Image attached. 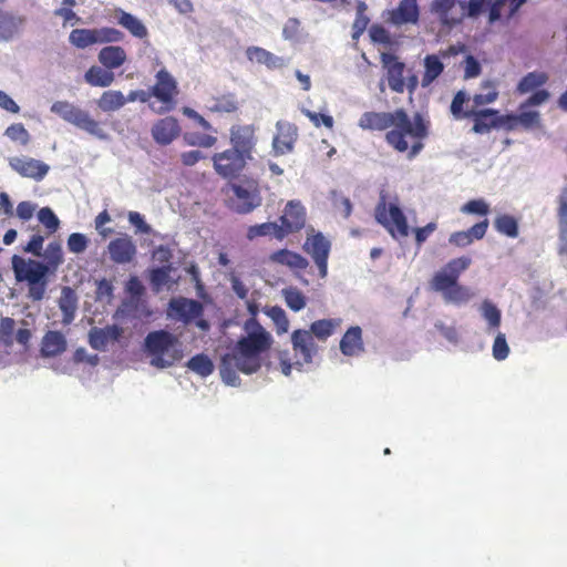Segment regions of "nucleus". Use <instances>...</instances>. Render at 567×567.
Wrapping results in <instances>:
<instances>
[{
	"instance_id": "1",
	"label": "nucleus",
	"mask_w": 567,
	"mask_h": 567,
	"mask_svg": "<svg viewBox=\"0 0 567 567\" xmlns=\"http://www.w3.org/2000/svg\"><path fill=\"white\" fill-rule=\"evenodd\" d=\"M364 131H385L384 140L394 151L408 152L410 159L414 158L423 148V141L429 136V122L421 114L412 118L405 110L396 109L393 112H364L358 122Z\"/></svg>"
},
{
	"instance_id": "2",
	"label": "nucleus",
	"mask_w": 567,
	"mask_h": 567,
	"mask_svg": "<svg viewBox=\"0 0 567 567\" xmlns=\"http://www.w3.org/2000/svg\"><path fill=\"white\" fill-rule=\"evenodd\" d=\"M243 330L245 334L223 355L219 365L223 381L231 386L240 384L238 371L252 374L261 368V354L272 344L271 334L255 318L247 319Z\"/></svg>"
},
{
	"instance_id": "3",
	"label": "nucleus",
	"mask_w": 567,
	"mask_h": 567,
	"mask_svg": "<svg viewBox=\"0 0 567 567\" xmlns=\"http://www.w3.org/2000/svg\"><path fill=\"white\" fill-rule=\"evenodd\" d=\"M471 262V258L465 256L451 259L440 271L434 274L430 280V288L442 293L447 303L461 305L470 301L473 292L470 288L461 285L458 279Z\"/></svg>"
},
{
	"instance_id": "4",
	"label": "nucleus",
	"mask_w": 567,
	"mask_h": 567,
	"mask_svg": "<svg viewBox=\"0 0 567 567\" xmlns=\"http://www.w3.org/2000/svg\"><path fill=\"white\" fill-rule=\"evenodd\" d=\"M144 350L151 358V365L165 369L184 357L179 339L166 330L151 331L144 340Z\"/></svg>"
},
{
	"instance_id": "5",
	"label": "nucleus",
	"mask_w": 567,
	"mask_h": 567,
	"mask_svg": "<svg viewBox=\"0 0 567 567\" xmlns=\"http://www.w3.org/2000/svg\"><path fill=\"white\" fill-rule=\"evenodd\" d=\"M12 270L18 282H28V297L33 301H40L44 298L49 266L34 259H24L21 256L13 255L11 258Z\"/></svg>"
},
{
	"instance_id": "6",
	"label": "nucleus",
	"mask_w": 567,
	"mask_h": 567,
	"mask_svg": "<svg viewBox=\"0 0 567 567\" xmlns=\"http://www.w3.org/2000/svg\"><path fill=\"white\" fill-rule=\"evenodd\" d=\"M51 112L59 115L65 122L73 124L100 140H105L107 137L97 121L92 118L86 111L81 110L68 101L54 102L51 106Z\"/></svg>"
},
{
	"instance_id": "7",
	"label": "nucleus",
	"mask_w": 567,
	"mask_h": 567,
	"mask_svg": "<svg viewBox=\"0 0 567 567\" xmlns=\"http://www.w3.org/2000/svg\"><path fill=\"white\" fill-rule=\"evenodd\" d=\"M375 219L390 235L398 239L409 235L410 228L402 209L396 204H388L382 196L374 212Z\"/></svg>"
},
{
	"instance_id": "8",
	"label": "nucleus",
	"mask_w": 567,
	"mask_h": 567,
	"mask_svg": "<svg viewBox=\"0 0 567 567\" xmlns=\"http://www.w3.org/2000/svg\"><path fill=\"white\" fill-rule=\"evenodd\" d=\"M156 82L151 87V96H154L161 102V106L156 110L157 113H166L175 109L176 97L178 95V86L176 80L172 74L165 70H159L156 75Z\"/></svg>"
},
{
	"instance_id": "9",
	"label": "nucleus",
	"mask_w": 567,
	"mask_h": 567,
	"mask_svg": "<svg viewBox=\"0 0 567 567\" xmlns=\"http://www.w3.org/2000/svg\"><path fill=\"white\" fill-rule=\"evenodd\" d=\"M231 190V208L238 214H249L261 205L262 198L256 181H248L246 185L234 184Z\"/></svg>"
},
{
	"instance_id": "10",
	"label": "nucleus",
	"mask_w": 567,
	"mask_h": 567,
	"mask_svg": "<svg viewBox=\"0 0 567 567\" xmlns=\"http://www.w3.org/2000/svg\"><path fill=\"white\" fill-rule=\"evenodd\" d=\"M302 248L316 264L319 277L321 279L326 278L328 276V259L331 250L330 240L322 233L318 231L307 236Z\"/></svg>"
},
{
	"instance_id": "11",
	"label": "nucleus",
	"mask_w": 567,
	"mask_h": 567,
	"mask_svg": "<svg viewBox=\"0 0 567 567\" xmlns=\"http://www.w3.org/2000/svg\"><path fill=\"white\" fill-rule=\"evenodd\" d=\"M212 161L214 168L219 176L231 179L240 175L249 158L233 148H228L224 152L214 154Z\"/></svg>"
},
{
	"instance_id": "12",
	"label": "nucleus",
	"mask_w": 567,
	"mask_h": 567,
	"mask_svg": "<svg viewBox=\"0 0 567 567\" xmlns=\"http://www.w3.org/2000/svg\"><path fill=\"white\" fill-rule=\"evenodd\" d=\"M307 212L300 200H289L285 208L284 214L280 216L281 230L284 238L290 234L299 233L306 225Z\"/></svg>"
},
{
	"instance_id": "13",
	"label": "nucleus",
	"mask_w": 567,
	"mask_h": 567,
	"mask_svg": "<svg viewBox=\"0 0 567 567\" xmlns=\"http://www.w3.org/2000/svg\"><path fill=\"white\" fill-rule=\"evenodd\" d=\"M277 133L272 138V150L276 155L289 154L298 140V127L287 121L276 123Z\"/></svg>"
},
{
	"instance_id": "14",
	"label": "nucleus",
	"mask_w": 567,
	"mask_h": 567,
	"mask_svg": "<svg viewBox=\"0 0 567 567\" xmlns=\"http://www.w3.org/2000/svg\"><path fill=\"white\" fill-rule=\"evenodd\" d=\"M107 251L111 260L118 265L132 262L137 252L134 240L127 234L112 239L107 245Z\"/></svg>"
},
{
	"instance_id": "15",
	"label": "nucleus",
	"mask_w": 567,
	"mask_h": 567,
	"mask_svg": "<svg viewBox=\"0 0 567 567\" xmlns=\"http://www.w3.org/2000/svg\"><path fill=\"white\" fill-rule=\"evenodd\" d=\"M257 137L252 125H234L230 128V143L233 150L251 159Z\"/></svg>"
},
{
	"instance_id": "16",
	"label": "nucleus",
	"mask_w": 567,
	"mask_h": 567,
	"mask_svg": "<svg viewBox=\"0 0 567 567\" xmlns=\"http://www.w3.org/2000/svg\"><path fill=\"white\" fill-rule=\"evenodd\" d=\"M9 166L20 176L42 181L50 167L45 163L32 157H10Z\"/></svg>"
},
{
	"instance_id": "17",
	"label": "nucleus",
	"mask_w": 567,
	"mask_h": 567,
	"mask_svg": "<svg viewBox=\"0 0 567 567\" xmlns=\"http://www.w3.org/2000/svg\"><path fill=\"white\" fill-rule=\"evenodd\" d=\"M168 308L172 316L185 324L200 318L204 313V307L199 301L184 297L172 299Z\"/></svg>"
},
{
	"instance_id": "18",
	"label": "nucleus",
	"mask_w": 567,
	"mask_h": 567,
	"mask_svg": "<svg viewBox=\"0 0 567 567\" xmlns=\"http://www.w3.org/2000/svg\"><path fill=\"white\" fill-rule=\"evenodd\" d=\"M420 9L416 0H401L396 8L389 11L388 21L393 25L416 24Z\"/></svg>"
},
{
	"instance_id": "19",
	"label": "nucleus",
	"mask_w": 567,
	"mask_h": 567,
	"mask_svg": "<svg viewBox=\"0 0 567 567\" xmlns=\"http://www.w3.org/2000/svg\"><path fill=\"white\" fill-rule=\"evenodd\" d=\"M181 134L178 121L173 116H166L154 123L152 126V136L159 145H168Z\"/></svg>"
},
{
	"instance_id": "20",
	"label": "nucleus",
	"mask_w": 567,
	"mask_h": 567,
	"mask_svg": "<svg viewBox=\"0 0 567 567\" xmlns=\"http://www.w3.org/2000/svg\"><path fill=\"white\" fill-rule=\"evenodd\" d=\"M123 328L111 324L104 328H92L89 332V343L97 351H105L109 342L118 341L123 334Z\"/></svg>"
},
{
	"instance_id": "21",
	"label": "nucleus",
	"mask_w": 567,
	"mask_h": 567,
	"mask_svg": "<svg viewBox=\"0 0 567 567\" xmlns=\"http://www.w3.org/2000/svg\"><path fill=\"white\" fill-rule=\"evenodd\" d=\"M292 349L305 363L312 361L316 352L313 336L309 330L297 329L291 333Z\"/></svg>"
},
{
	"instance_id": "22",
	"label": "nucleus",
	"mask_w": 567,
	"mask_h": 567,
	"mask_svg": "<svg viewBox=\"0 0 567 567\" xmlns=\"http://www.w3.org/2000/svg\"><path fill=\"white\" fill-rule=\"evenodd\" d=\"M488 226V219L484 218L467 230L452 233L450 235L449 243L456 247L470 246L474 240H481L485 237Z\"/></svg>"
},
{
	"instance_id": "23",
	"label": "nucleus",
	"mask_w": 567,
	"mask_h": 567,
	"mask_svg": "<svg viewBox=\"0 0 567 567\" xmlns=\"http://www.w3.org/2000/svg\"><path fill=\"white\" fill-rule=\"evenodd\" d=\"M340 351L346 357L359 355L364 351L362 329L359 326L350 327L340 340Z\"/></svg>"
},
{
	"instance_id": "24",
	"label": "nucleus",
	"mask_w": 567,
	"mask_h": 567,
	"mask_svg": "<svg viewBox=\"0 0 567 567\" xmlns=\"http://www.w3.org/2000/svg\"><path fill=\"white\" fill-rule=\"evenodd\" d=\"M66 339L60 331L50 330L41 340L40 353L43 358H53L66 350Z\"/></svg>"
},
{
	"instance_id": "25",
	"label": "nucleus",
	"mask_w": 567,
	"mask_h": 567,
	"mask_svg": "<svg viewBox=\"0 0 567 567\" xmlns=\"http://www.w3.org/2000/svg\"><path fill=\"white\" fill-rule=\"evenodd\" d=\"M58 303L62 312V323L70 324L74 320L78 309V296L75 291L69 286L63 287Z\"/></svg>"
},
{
	"instance_id": "26",
	"label": "nucleus",
	"mask_w": 567,
	"mask_h": 567,
	"mask_svg": "<svg viewBox=\"0 0 567 567\" xmlns=\"http://www.w3.org/2000/svg\"><path fill=\"white\" fill-rule=\"evenodd\" d=\"M496 114L497 110L494 109L474 110L470 116L473 118L472 131L476 134H486L496 128Z\"/></svg>"
},
{
	"instance_id": "27",
	"label": "nucleus",
	"mask_w": 567,
	"mask_h": 567,
	"mask_svg": "<svg viewBox=\"0 0 567 567\" xmlns=\"http://www.w3.org/2000/svg\"><path fill=\"white\" fill-rule=\"evenodd\" d=\"M455 6V0H434L431 6V10L437 16L443 25L452 28L462 21L461 17L452 14Z\"/></svg>"
},
{
	"instance_id": "28",
	"label": "nucleus",
	"mask_w": 567,
	"mask_h": 567,
	"mask_svg": "<svg viewBox=\"0 0 567 567\" xmlns=\"http://www.w3.org/2000/svg\"><path fill=\"white\" fill-rule=\"evenodd\" d=\"M269 258L272 262L288 266L291 269L305 270L309 266L307 258L288 249L274 251Z\"/></svg>"
},
{
	"instance_id": "29",
	"label": "nucleus",
	"mask_w": 567,
	"mask_h": 567,
	"mask_svg": "<svg viewBox=\"0 0 567 567\" xmlns=\"http://www.w3.org/2000/svg\"><path fill=\"white\" fill-rule=\"evenodd\" d=\"M99 61L104 68L112 71L123 65L126 61V52L121 47H105L99 52Z\"/></svg>"
},
{
	"instance_id": "30",
	"label": "nucleus",
	"mask_w": 567,
	"mask_h": 567,
	"mask_svg": "<svg viewBox=\"0 0 567 567\" xmlns=\"http://www.w3.org/2000/svg\"><path fill=\"white\" fill-rule=\"evenodd\" d=\"M22 17L0 10V41L11 40L23 24Z\"/></svg>"
},
{
	"instance_id": "31",
	"label": "nucleus",
	"mask_w": 567,
	"mask_h": 567,
	"mask_svg": "<svg viewBox=\"0 0 567 567\" xmlns=\"http://www.w3.org/2000/svg\"><path fill=\"white\" fill-rule=\"evenodd\" d=\"M266 236H271V237L276 238L277 240L285 239L281 227H279V224H277L275 221H267V223L249 226L246 231V237L249 240H254L258 237H266Z\"/></svg>"
},
{
	"instance_id": "32",
	"label": "nucleus",
	"mask_w": 567,
	"mask_h": 567,
	"mask_svg": "<svg viewBox=\"0 0 567 567\" xmlns=\"http://www.w3.org/2000/svg\"><path fill=\"white\" fill-rule=\"evenodd\" d=\"M117 22L137 39H145L148 35L147 28L144 23L128 12L120 10L117 13Z\"/></svg>"
},
{
	"instance_id": "33",
	"label": "nucleus",
	"mask_w": 567,
	"mask_h": 567,
	"mask_svg": "<svg viewBox=\"0 0 567 567\" xmlns=\"http://www.w3.org/2000/svg\"><path fill=\"white\" fill-rule=\"evenodd\" d=\"M340 318L320 319L310 324L309 331L318 340L326 341L341 326Z\"/></svg>"
},
{
	"instance_id": "34",
	"label": "nucleus",
	"mask_w": 567,
	"mask_h": 567,
	"mask_svg": "<svg viewBox=\"0 0 567 567\" xmlns=\"http://www.w3.org/2000/svg\"><path fill=\"white\" fill-rule=\"evenodd\" d=\"M444 71V64L436 54H427L424 58V73L422 76V86L432 84Z\"/></svg>"
},
{
	"instance_id": "35",
	"label": "nucleus",
	"mask_w": 567,
	"mask_h": 567,
	"mask_svg": "<svg viewBox=\"0 0 567 567\" xmlns=\"http://www.w3.org/2000/svg\"><path fill=\"white\" fill-rule=\"evenodd\" d=\"M96 104L103 112H114L126 104V97L121 91L109 90L102 93Z\"/></svg>"
},
{
	"instance_id": "36",
	"label": "nucleus",
	"mask_w": 567,
	"mask_h": 567,
	"mask_svg": "<svg viewBox=\"0 0 567 567\" xmlns=\"http://www.w3.org/2000/svg\"><path fill=\"white\" fill-rule=\"evenodd\" d=\"M114 73L97 65L91 66L84 74V80L92 86L107 87L114 82Z\"/></svg>"
},
{
	"instance_id": "37",
	"label": "nucleus",
	"mask_w": 567,
	"mask_h": 567,
	"mask_svg": "<svg viewBox=\"0 0 567 567\" xmlns=\"http://www.w3.org/2000/svg\"><path fill=\"white\" fill-rule=\"evenodd\" d=\"M247 58L250 61H255L259 64H265L269 69H276L282 66L280 58L276 56L271 52L260 47H249L246 51Z\"/></svg>"
},
{
	"instance_id": "38",
	"label": "nucleus",
	"mask_w": 567,
	"mask_h": 567,
	"mask_svg": "<svg viewBox=\"0 0 567 567\" xmlns=\"http://www.w3.org/2000/svg\"><path fill=\"white\" fill-rule=\"evenodd\" d=\"M548 81V75L545 72H529L517 84V92L526 94L533 90L544 85Z\"/></svg>"
},
{
	"instance_id": "39",
	"label": "nucleus",
	"mask_w": 567,
	"mask_h": 567,
	"mask_svg": "<svg viewBox=\"0 0 567 567\" xmlns=\"http://www.w3.org/2000/svg\"><path fill=\"white\" fill-rule=\"evenodd\" d=\"M69 41L79 49H85L97 43L96 29H74L69 35Z\"/></svg>"
},
{
	"instance_id": "40",
	"label": "nucleus",
	"mask_w": 567,
	"mask_h": 567,
	"mask_svg": "<svg viewBox=\"0 0 567 567\" xmlns=\"http://www.w3.org/2000/svg\"><path fill=\"white\" fill-rule=\"evenodd\" d=\"M495 229L507 237L516 238L518 236V220L508 214H501L494 220Z\"/></svg>"
},
{
	"instance_id": "41",
	"label": "nucleus",
	"mask_w": 567,
	"mask_h": 567,
	"mask_svg": "<svg viewBox=\"0 0 567 567\" xmlns=\"http://www.w3.org/2000/svg\"><path fill=\"white\" fill-rule=\"evenodd\" d=\"M285 302L295 312L302 310L307 305L306 296L296 287H288L281 291Z\"/></svg>"
},
{
	"instance_id": "42",
	"label": "nucleus",
	"mask_w": 567,
	"mask_h": 567,
	"mask_svg": "<svg viewBox=\"0 0 567 567\" xmlns=\"http://www.w3.org/2000/svg\"><path fill=\"white\" fill-rule=\"evenodd\" d=\"M404 64L394 62L388 70V84L394 92L402 93L405 87L403 78Z\"/></svg>"
},
{
	"instance_id": "43",
	"label": "nucleus",
	"mask_w": 567,
	"mask_h": 567,
	"mask_svg": "<svg viewBox=\"0 0 567 567\" xmlns=\"http://www.w3.org/2000/svg\"><path fill=\"white\" fill-rule=\"evenodd\" d=\"M498 97V91L494 81H485L482 84V92L473 96L475 106L491 104Z\"/></svg>"
},
{
	"instance_id": "44",
	"label": "nucleus",
	"mask_w": 567,
	"mask_h": 567,
	"mask_svg": "<svg viewBox=\"0 0 567 567\" xmlns=\"http://www.w3.org/2000/svg\"><path fill=\"white\" fill-rule=\"evenodd\" d=\"M188 369L199 374L200 377H208L214 371V364L206 354H196L187 362Z\"/></svg>"
},
{
	"instance_id": "45",
	"label": "nucleus",
	"mask_w": 567,
	"mask_h": 567,
	"mask_svg": "<svg viewBox=\"0 0 567 567\" xmlns=\"http://www.w3.org/2000/svg\"><path fill=\"white\" fill-rule=\"evenodd\" d=\"M264 311L274 321L278 334H282L288 331L289 319L281 307L272 306L266 308Z\"/></svg>"
},
{
	"instance_id": "46",
	"label": "nucleus",
	"mask_w": 567,
	"mask_h": 567,
	"mask_svg": "<svg viewBox=\"0 0 567 567\" xmlns=\"http://www.w3.org/2000/svg\"><path fill=\"white\" fill-rule=\"evenodd\" d=\"M468 101H470V99L464 91H458L454 95L452 103H451V113L455 118H457V120L470 118L474 109L464 110V104H466Z\"/></svg>"
},
{
	"instance_id": "47",
	"label": "nucleus",
	"mask_w": 567,
	"mask_h": 567,
	"mask_svg": "<svg viewBox=\"0 0 567 567\" xmlns=\"http://www.w3.org/2000/svg\"><path fill=\"white\" fill-rule=\"evenodd\" d=\"M481 312L491 329H496L501 326V310L492 301L484 300L481 305Z\"/></svg>"
},
{
	"instance_id": "48",
	"label": "nucleus",
	"mask_w": 567,
	"mask_h": 567,
	"mask_svg": "<svg viewBox=\"0 0 567 567\" xmlns=\"http://www.w3.org/2000/svg\"><path fill=\"white\" fill-rule=\"evenodd\" d=\"M330 199L333 209L338 212L343 218H349L352 214V203L349 197L343 196L338 190H331Z\"/></svg>"
},
{
	"instance_id": "49",
	"label": "nucleus",
	"mask_w": 567,
	"mask_h": 567,
	"mask_svg": "<svg viewBox=\"0 0 567 567\" xmlns=\"http://www.w3.org/2000/svg\"><path fill=\"white\" fill-rule=\"evenodd\" d=\"M16 321L10 317H4L0 321V343L7 348L12 347L14 342Z\"/></svg>"
},
{
	"instance_id": "50",
	"label": "nucleus",
	"mask_w": 567,
	"mask_h": 567,
	"mask_svg": "<svg viewBox=\"0 0 567 567\" xmlns=\"http://www.w3.org/2000/svg\"><path fill=\"white\" fill-rule=\"evenodd\" d=\"M171 267H157L151 270L150 281L153 290L159 291L169 281Z\"/></svg>"
},
{
	"instance_id": "51",
	"label": "nucleus",
	"mask_w": 567,
	"mask_h": 567,
	"mask_svg": "<svg viewBox=\"0 0 567 567\" xmlns=\"http://www.w3.org/2000/svg\"><path fill=\"white\" fill-rule=\"evenodd\" d=\"M4 135L13 142L27 146L30 142V134L22 123H14L7 127Z\"/></svg>"
},
{
	"instance_id": "52",
	"label": "nucleus",
	"mask_w": 567,
	"mask_h": 567,
	"mask_svg": "<svg viewBox=\"0 0 567 567\" xmlns=\"http://www.w3.org/2000/svg\"><path fill=\"white\" fill-rule=\"evenodd\" d=\"M367 7L363 2H360L357 8L355 19L352 24V38L358 39L367 29L370 19L365 16Z\"/></svg>"
},
{
	"instance_id": "53",
	"label": "nucleus",
	"mask_w": 567,
	"mask_h": 567,
	"mask_svg": "<svg viewBox=\"0 0 567 567\" xmlns=\"http://www.w3.org/2000/svg\"><path fill=\"white\" fill-rule=\"evenodd\" d=\"M90 239L82 233H72L66 240V246L72 254H82L86 250Z\"/></svg>"
},
{
	"instance_id": "54",
	"label": "nucleus",
	"mask_w": 567,
	"mask_h": 567,
	"mask_svg": "<svg viewBox=\"0 0 567 567\" xmlns=\"http://www.w3.org/2000/svg\"><path fill=\"white\" fill-rule=\"evenodd\" d=\"M47 264L55 270L63 262V252L61 245L56 241L50 243L45 250Z\"/></svg>"
},
{
	"instance_id": "55",
	"label": "nucleus",
	"mask_w": 567,
	"mask_h": 567,
	"mask_svg": "<svg viewBox=\"0 0 567 567\" xmlns=\"http://www.w3.org/2000/svg\"><path fill=\"white\" fill-rule=\"evenodd\" d=\"M184 141L190 146L212 147L217 142V138L202 133H186L184 135Z\"/></svg>"
},
{
	"instance_id": "56",
	"label": "nucleus",
	"mask_w": 567,
	"mask_h": 567,
	"mask_svg": "<svg viewBox=\"0 0 567 567\" xmlns=\"http://www.w3.org/2000/svg\"><path fill=\"white\" fill-rule=\"evenodd\" d=\"M38 219L50 233H55L60 220L50 207H43L38 212Z\"/></svg>"
},
{
	"instance_id": "57",
	"label": "nucleus",
	"mask_w": 567,
	"mask_h": 567,
	"mask_svg": "<svg viewBox=\"0 0 567 567\" xmlns=\"http://www.w3.org/2000/svg\"><path fill=\"white\" fill-rule=\"evenodd\" d=\"M461 212L486 217L489 213V206L484 199H471L461 207Z\"/></svg>"
},
{
	"instance_id": "58",
	"label": "nucleus",
	"mask_w": 567,
	"mask_h": 567,
	"mask_svg": "<svg viewBox=\"0 0 567 567\" xmlns=\"http://www.w3.org/2000/svg\"><path fill=\"white\" fill-rule=\"evenodd\" d=\"M237 109H238V103H237L234 94H227V95H221L219 97H216L215 103L212 106V110H214V111L226 112V113L235 112V111H237Z\"/></svg>"
},
{
	"instance_id": "59",
	"label": "nucleus",
	"mask_w": 567,
	"mask_h": 567,
	"mask_svg": "<svg viewBox=\"0 0 567 567\" xmlns=\"http://www.w3.org/2000/svg\"><path fill=\"white\" fill-rule=\"evenodd\" d=\"M493 357L497 361L505 360L509 354V347L506 341V337L504 333L498 332L495 337L494 343H493Z\"/></svg>"
},
{
	"instance_id": "60",
	"label": "nucleus",
	"mask_w": 567,
	"mask_h": 567,
	"mask_svg": "<svg viewBox=\"0 0 567 567\" xmlns=\"http://www.w3.org/2000/svg\"><path fill=\"white\" fill-rule=\"evenodd\" d=\"M97 43L120 42L124 39V33L115 28L96 29Z\"/></svg>"
},
{
	"instance_id": "61",
	"label": "nucleus",
	"mask_w": 567,
	"mask_h": 567,
	"mask_svg": "<svg viewBox=\"0 0 567 567\" xmlns=\"http://www.w3.org/2000/svg\"><path fill=\"white\" fill-rule=\"evenodd\" d=\"M558 221H559V233H567V189H565L558 198Z\"/></svg>"
},
{
	"instance_id": "62",
	"label": "nucleus",
	"mask_w": 567,
	"mask_h": 567,
	"mask_svg": "<svg viewBox=\"0 0 567 567\" xmlns=\"http://www.w3.org/2000/svg\"><path fill=\"white\" fill-rule=\"evenodd\" d=\"M111 221V216L110 214L107 213L106 209H104L103 212H101L94 219V226H95V229L96 231L99 233V235L102 237V238H107L112 233H113V229L112 228H109V227H104L105 224L110 223Z\"/></svg>"
},
{
	"instance_id": "63",
	"label": "nucleus",
	"mask_w": 567,
	"mask_h": 567,
	"mask_svg": "<svg viewBox=\"0 0 567 567\" xmlns=\"http://www.w3.org/2000/svg\"><path fill=\"white\" fill-rule=\"evenodd\" d=\"M519 124L525 128H532L539 125L540 114L537 111H524L517 114Z\"/></svg>"
},
{
	"instance_id": "64",
	"label": "nucleus",
	"mask_w": 567,
	"mask_h": 567,
	"mask_svg": "<svg viewBox=\"0 0 567 567\" xmlns=\"http://www.w3.org/2000/svg\"><path fill=\"white\" fill-rule=\"evenodd\" d=\"M37 207H38L37 204L33 202H30V200L20 202L16 208V215L22 221H28L33 217V215L37 210Z\"/></svg>"
}]
</instances>
